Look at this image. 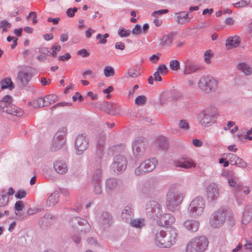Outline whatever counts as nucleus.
<instances>
[{"label": "nucleus", "mask_w": 252, "mask_h": 252, "mask_svg": "<svg viewBox=\"0 0 252 252\" xmlns=\"http://www.w3.org/2000/svg\"><path fill=\"white\" fill-rule=\"evenodd\" d=\"M179 187V186H177L175 189H171L167 194L166 205L170 211L174 212L177 210L185 196V192L178 188Z\"/></svg>", "instance_id": "nucleus-1"}, {"label": "nucleus", "mask_w": 252, "mask_h": 252, "mask_svg": "<svg viewBox=\"0 0 252 252\" xmlns=\"http://www.w3.org/2000/svg\"><path fill=\"white\" fill-rule=\"evenodd\" d=\"M209 242L205 236L191 239L187 245L186 252H204L207 248Z\"/></svg>", "instance_id": "nucleus-2"}, {"label": "nucleus", "mask_w": 252, "mask_h": 252, "mask_svg": "<svg viewBox=\"0 0 252 252\" xmlns=\"http://www.w3.org/2000/svg\"><path fill=\"white\" fill-rule=\"evenodd\" d=\"M12 98L10 95L4 96L0 101V110L3 112L16 116H21L23 114L22 109L12 104Z\"/></svg>", "instance_id": "nucleus-3"}, {"label": "nucleus", "mask_w": 252, "mask_h": 252, "mask_svg": "<svg viewBox=\"0 0 252 252\" xmlns=\"http://www.w3.org/2000/svg\"><path fill=\"white\" fill-rule=\"evenodd\" d=\"M145 211L147 217L154 220H158L160 215L163 213L161 205L153 200L146 202Z\"/></svg>", "instance_id": "nucleus-4"}, {"label": "nucleus", "mask_w": 252, "mask_h": 252, "mask_svg": "<svg viewBox=\"0 0 252 252\" xmlns=\"http://www.w3.org/2000/svg\"><path fill=\"white\" fill-rule=\"evenodd\" d=\"M205 206L203 198L200 196H197L191 201L188 207L189 214L192 218H198L203 214Z\"/></svg>", "instance_id": "nucleus-5"}, {"label": "nucleus", "mask_w": 252, "mask_h": 252, "mask_svg": "<svg viewBox=\"0 0 252 252\" xmlns=\"http://www.w3.org/2000/svg\"><path fill=\"white\" fill-rule=\"evenodd\" d=\"M67 129L65 127L61 128L55 134L51 146L52 151H57L61 149L66 141Z\"/></svg>", "instance_id": "nucleus-6"}, {"label": "nucleus", "mask_w": 252, "mask_h": 252, "mask_svg": "<svg viewBox=\"0 0 252 252\" xmlns=\"http://www.w3.org/2000/svg\"><path fill=\"white\" fill-rule=\"evenodd\" d=\"M158 163V161L155 158L146 159L141 162L139 166L135 169V174L139 176L147 172H152L155 169Z\"/></svg>", "instance_id": "nucleus-7"}, {"label": "nucleus", "mask_w": 252, "mask_h": 252, "mask_svg": "<svg viewBox=\"0 0 252 252\" xmlns=\"http://www.w3.org/2000/svg\"><path fill=\"white\" fill-rule=\"evenodd\" d=\"M164 238L163 240L162 248H170L173 246L177 240V230L173 226L167 227L166 230L164 231Z\"/></svg>", "instance_id": "nucleus-8"}, {"label": "nucleus", "mask_w": 252, "mask_h": 252, "mask_svg": "<svg viewBox=\"0 0 252 252\" xmlns=\"http://www.w3.org/2000/svg\"><path fill=\"white\" fill-rule=\"evenodd\" d=\"M69 223L72 228L85 233L91 229V225L85 219L79 217H74L70 219Z\"/></svg>", "instance_id": "nucleus-9"}, {"label": "nucleus", "mask_w": 252, "mask_h": 252, "mask_svg": "<svg viewBox=\"0 0 252 252\" xmlns=\"http://www.w3.org/2000/svg\"><path fill=\"white\" fill-rule=\"evenodd\" d=\"M146 141L142 137L137 138L132 143V152L137 159L142 158L146 150Z\"/></svg>", "instance_id": "nucleus-10"}, {"label": "nucleus", "mask_w": 252, "mask_h": 252, "mask_svg": "<svg viewBox=\"0 0 252 252\" xmlns=\"http://www.w3.org/2000/svg\"><path fill=\"white\" fill-rule=\"evenodd\" d=\"M226 219V212L224 209L220 208L213 213L210 223L212 227L219 228L222 225Z\"/></svg>", "instance_id": "nucleus-11"}, {"label": "nucleus", "mask_w": 252, "mask_h": 252, "mask_svg": "<svg viewBox=\"0 0 252 252\" xmlns=\"http://www.w3.org/2000/svg\"><path fill=\"white\" fill-rule=\"evenodd\" d=\"M127 166V159L122 155H118L114 157L113 161L111 164V169L116 173H122L126 169Z\"/></svg>", "instance_id": "nucleus-12"}, {"label": "nucleus", "mask_w": 252, "mask_h": 252, "mask_svg": "<svg viewBox=\"0 0 252 252\" xmlns=\"http://www.w3.org/2000/svg\"><path fill=\"white\" fill-rule=\"evenodd\" d=\"M89 140L86 134L78 135L75 140V147L76 150V154L78 155L82 154L89 146Z\"/></svg>", "instance_id": "nucleus-13"}, {"label": "nucleus", "mask_w": 252, "mask_h": 252, "mask_svg": "<svg viewBox=\"0 0 252 252\" xmlns=\"http://www.w3.org/2000/svg\"><path fill=\"white\" fill-rule=\"evenodd\" d=\"M199 87L206 93H209L217 86V81L211 76L203 77L198 82Z\"/></svg>", "instance_id": "nucleus-14"}, {"label": "nucleus", "mask_w": 252, "mask_h": 252, "mask_svg": "<svg viewBox=\"0 0 252 252\" xmlns=\"http://www.w3.org/2000/svg\"><path fill=\"white\" fill-rule=\"evenodd\" d=\"M206 195L208 201L215 203L220 196L219 189L217 185L212 183L206 188Z\"/></svg>", "instance_id": "nucleus-15"}, {"label": "nucleus", "mask_w": 252, "mask_h": 252, "mask_svg": "<svg viewBox=\"0 0 252 252\" xmlns=\"http://www.w3.org/2000/svg\"><path fill=\"white\" fill-rule=\"evenodd\" d=\"M215 119V114L208 111H203L198 116L199 124L205 127L210 126L214 123Z\"/></svg>", "instance_id": "nucleus-16"}, {"label": "nucleus", "mask_w": 252, "mask_h": 252, "mask_svg": "<svg viewBox=\"0 0 252 252\" xmlns=\"http://www.w3.org/2000/svg\"><path fill=\"white\" fill-rule=\"evenodd\" d=\"M98 222L101 227L104 230L109 228L113 222V218L108 212H102L98 217Z\"/></svg>", "instance_id": "nucleus-17"}, {"label": "nucleus", "mask_w": 252, "mask_h": 252, "mask_svg": "<svg viewBox=\"0 0 252 252\" xmlns=\"http://www.w3.org/2000/svg\"><path fill=\"white\" fill-rule=\"evenodd\" d=\"M200 69V66L190 60H187L184 62L183 72L185 75L192 74Z\"/></svg>", "instance_id": "nucleus-18"}, {"label": "nucleus", "mask_w": 252, "mask_h": 252, "mask_svg": "<svg viewBox=\"0 0 252 252\" xmlns=\"http://www.w3.org/2000/svg\"><path fill=\"white\" fill-rule=\"evenodd\" d=\"M192 18V15L190 14L189 12L184 11L176 12L174 16L175 21L181 25L189 22Z\"/></svg>", "instance_id": "nucleus-19"}, {"label": "nucleus", "mask_w": 252, "mask_h": 252, "mask_svg": "<svg viewBox=\"0 0 252 252\" xmlns=\"http://www.w3.org/2000/svg\"><path fill=\"white\" fill-rule=\"evenodd\" d=\"M160 225L171 226L175 221V217L170 214H161L158 220H156Z\"/></svg>", "instance_id": "nucleus-20"}, {"label": "nucleus", "mask_w": 252, "mask_h": 252, "mask_svg": "<svg viewBox=\"0 0 252 252\" xmlns=\"http://www.w3.org/2000/svg\"><path fill=\"white\" fill-rule=\"evenodd\" d=\"M153 237L156 245L162 248V245L163 243V240L164 238V230H161L158 227H155L152 230Z\"/></svg>", "instance_id": "nucleus-21"}, {"label": "nucleus", "mask_w": 252, "mask_h": 252, "mask_svg": "<svg viewBox=\"0 0 252 252\" xmlns=\"http://www.w3.org/2000/svg\"><path fill=\"white\" fill-rule=\"evenodd\" d=\"M53 167L55 171L59 174L64 175L68 171L66 162L63 160H57L53 162Z\"/></svg>", "instance_id": "nucleus-22"}, {"label": "nucleus", "mask_w": 252, "mask_h": 252, "mask_svg": "<svg viewBox=\"0 0 252 252\" xmlns=\"http://www.w3.org/2000/svg\"><path fill=\"white\" fill-rule=\"evenodd\" d=\"M174 164L176 167L186 169L194 167L195 166L194 162L189 158H182L177 160H175Z\"/></svg>", "instance_id": "nucleus-23"}, {"label": "nucleus", "mask_w": 252, "mask_h": 252, "mask_svg": "<svg viewBox=\"0 0 252 252\" xmlns=\"http://www.w3.org/2000/svg\"><path fill=\"white\" fill-rule=\"evenodd\" d=\"M32 75L31 73L20 71L17 75L18 84L21 87H25L31 80Z\"/></svg>", "instance_id": "nucleus-24"}, {"label": "nucleus", "mask_w": 252, "mask_h": 252, "mask_svg": "<svg viewBox=\"0 0 252 252\" xmlns=\"http://www.w3.org/2000/svg\"><path fill=\"white\" fill-rule=\"evenodd\" d=\"M56 220L55 216L47 213L43 217H41L39 221V225L40 227L48 226L53 224Z\"/></svg>", "instance_id": "nucleus-25"}, {"label": "nucleus", "mask_w": 252, "mask_h": 252, "mask_svg": "<svg viewBox=\"0 0 252 252\" xmlns=\"http://www.w3.org/2000/svg\"><path fill=\"white\" fill-rule=\"evenodd\" d=\"M183 225L188 230L195 232L199 228V222L195 220L188 219L183 222Z\"/></svg>", "instance_id": "nucleus-26"}, {"label": "nucleus", "mask_w": 252, "mask_h": 252, "mask_svg": "<svg viewBox=\"0 0 252 252\" xmlns=\"http://www.w3.org/2000/svg\"><path fill=\"white\" fill-rule=\"evenodd\" d=\"M120 184V181L117 178H110L107 179L105 181L106 190L108 192L117 189Z\"/></svg>", "instance_id": "nucleus-27"}, {"label": "nucleus", "mask_w": 252, "mask_h": 252, "mask_svg": "<svg viewBox=\"0 0 252 252\" xmlns=\"http://www.w3.org/2000/svg\"><path fill=\"white\" fill-rule=\"evenodd\" d=\"M133 210L130 206H126L123 209L121 217L123 221L128 223L133 218Z\"/></svg>", "instance_id": "nucleus-28"}, {"label": "nucleus", "mask_w": 252, "mask_h": 252, "mask_svg": "<svg viewBox=\"0 0 252 252\" xmlns=\"http://www.w3.org/2000/svg\"><path fill=\"white\" fill-rule=\"evenodd\" d=\"M240 39L238 36H229L226 40L225 46L228 50L239 46Z\"/></svg>", "instance_id": "nucleus-29"}, {"label": "nucleus", "mask_w": 252, "mask_h": 252, "mask_svg": "<svg viewBox=\"0 0 252 252\" xmlns=\"http://www.w3.org/2000/svg\"><path fill=\"white\" fill-rule=\"evenodd\" d=\"M130 225L136 229H141L146 225V220L144 219L139 218L132 220L128 223Z\"/></svg>", "instance_id": "nucleus-30"}, {"label": "nucleus", "mask_w": 252, "mask_h": 252, "mask_svg": "<svg viewBox=\"0 0 252 252\" xmlns=\"http://www.w3.org/2000/svg\"><path fill=\"white\" fill-rule=\"evenodd\" d=\"M9 203V197L6 194V191L2 189L0 191V208H5Z\"/></svg>", "instance_id": "nucleus-31"}, {"label": "nucleus", "mask_w": 252, "mask_h": 252, "mask_svg": "<svg viewBox=\"0 0 252 252\" xmlns=\"http://www.w3.org/2000/svg\"><path fill=\"white\" fill-rule=\"evenodd\" d=\"M238 68L247 76H250L252 74V67L246 63H239Z\"/></svg>", "instance_id": "nucleus-32"}, {"label": "nucleus", "mask_w": 252, "mask_h": 252, "mask_svg": "<svg viewBox=\"0 0 252 252\" xmlns=\"http://www.w3.org/2000/svg\"><path fill=\"white\" fill-rule=\"evenodd\" d=\"M60 193L59 191L54 192L48 197L47 200V205L48 206H53L57 203L59 200Z\"/></svg>", "instance_id": "nucleus-33"}, {"label": "nucleus", "mask_w": 252, "mask_h": 252, "mask_svg": "<svg viewBox=\"0 0 252 252\" xmlns=\"http://www.w3.org/2000/svg\"><path fill=\"white\" fill-rule=\"evenodd\" d=\"M252 218V208L251 207L247 208L244 211L243 217L242 222L243 224H248L251 220Z\"/></svg>", "instance_id": "nucleus-34"}, {"label": "nucleus", "mask_w": 252, "mask_h": 252, "mask_svg": "<svg viewBox=\"0 0 252 252\" xmlns=\"http://www.w3.org/2000/svg\"><path fill=\"white\" fill-rule=\"evenodd\" d=\"M104 109L106 113L110 115H115L117 113L116 105L109 102L104 104Z\"/></svg>", "instance_id": "nucleus-35"}, {"label": "nucleus", "mask_w": 252, "mask_h": 252, "mask_svg": "<svg viewBox=\"0 0 252 252\" xmlns=\"http://www.w3.org/2000/svg\"><path fill=\"white\" fill-rule=\"evenodd\" d=\"M173 36L172 33L164 35L160 40V44L162 46H170L173 40Z\"/></svg>", "instance_id": "nucleus-36"}, {"label": "nucleus", "mask_w": 252, "mask_h": 252, "mask_svg": "<svg viewBox=\"0 0 252 252\" xmlns=\"http://www.w3.org/2000/svg\"><path fill=\"white\" fill-rule=\"evenodd\" d=\"M24 204L22 201H17L14 205V209L15 210V214L20 219H23L25 218L24 214H21L19 212L23 210Z\"/></svg>", "instance_id": "nucleus-37"}, {"label": "nucleus", "mask_w": 252, "mask_h": 252, "mask_svg": "<svg viewBox=\"0 0 252 252\" xmlns=\"http://www.w3.org/2000/svg\"><path fill=\"white\" fill-rule=\"evenodd\" d=\"M102 178V173L101 166L96 169L93 173L92 176V181L94 183H101Z\"/></svg>", "instance_id": "nucleus-38"}, {"label": "nucleus", "mask_w": 252, "mask_h": 252, "mask_svg": "<svg viewBox=\"0 0 252 252\" xmlns=\"http://www.w3.org/2000/svg\"><path fill=\"white\" fill-rule=\"evenodd\" d=\"M1 88L2 90L9 89L10 90H12L14 88V86L10 78H5L2 80L1 82Z\"/></svg>", "instance_id": "nucleus-39"}, {"label": "nucleus", "mask_w": 252, "mask_h": 252, "mask_svg": "<svg viewBox=\"0 0 252 252\" xmlns=\"http://www.w3.org/2000/svg\"><path fill=\"white\" fill-rule=\"evenodd\" d=\"M157 142L159 148L162 150H166L168 148L167 139L164 136H159L157 140Z\"/></svg>", "instance_id": "nucleus-40"}, {"label": "nucleus", "mask_w": 252, "mask_h": 252, "mask_svg": "<svg viewBox=\"0 0 252 252\" xmlns=\"http://www.w3.org/2000/svg\"><path fill=\"white\" fill-rule=\"evenodd\" d=\"M42 98L46 106L56 102L58 100L57 96L53 94L46 95Z\"/></svg>", "instance_id": "nucleus-41"}, {"label": "nucleus", "mask_w": 252, "mask_h": 252, "mask_svg": "<svg viewBox=\"0 0 252 252\" xmlns=\"http://www.w3.org/2000/svg\"><path fill=\"white\" fill-rule=\"evenodd\" d=\"M105 143V135L103 132L98 133L96 136V147H104Z\"/></svg>", "instance_id": "nucleus-42"}, {"label": "nucleus", "mask_w": 252, "mask_h": 252, "mask_svg": "<svg viewBox=\"0 0 252 252\" xmlns=\"http://www.w3.org/2000/svg\"><path fill=\"white\" fill-rule=\"evenodd\" d=\"M103 150L104 147H96V158L97 159L96 160V164L98 166L100 167L101 161L100 160L102 159L103 156Z\"/></svg>", "instance_id": "nucleus-43"}, {"label": "nucleus", "mask_w": 252, "mask_h": 252, "mask_svg": "<svg viewBox=\"0 0 252 252\" xmlns=\"http://www.w3.org/2000/svg\"><path fill=\"white\" fill-rule=\"evenodd\" d=\"M243 186L240 184H236L235 186L236 192L235 193V196L236 200L237 201L238 204H240L241 203V199L239 197V192L243 189Z\"/></svg>", "instance_id": "nucleus-44"}, {"label": "nucleus", "mask_w": 252, "mask_h": 252, "mask_svg": "<svg viewBox=\"0 0 252 252\" xmlns=\"http://www.w3.org/2000/svg\"><path fill=\"white\" fill-rule=\"evenodd\" d=\"M104 74L106 77L113 76L115 74L114 69L110 66H106L104 69Z\"/></svg>", "instance_id": "nucleus-45"}, {"label": "nucleus", "mask_w": 252, "mask_h": 252, "mask_svg": "<svg viewBox=\"0 0 252 252\" xmlns=\"http://www.w3.org/2000/svg\"><path fill=\"white\" fill-rule=\"evenodd\" d=\"M11 25L6 20H2L0 22V28L2 29V32H7L10 28Z\"/></svg>", "instance_id": "nucleus-46"}, {"label": "nucleus", "mask_w": 252, "mask_h": 252, "mask_svg": "<svg viewBox=\"0 0 252 252\" xmlns=\"http://www.w3.org/2000/svg\"><path fill=\"white\" fill-rule=\"evenodd\" d=\"M33 106L34 108H41L46 106L42 97H38L33 101Z\"/></svg>", "instance_id": "nucleus-47"}, {"label": "nucleus", "mask_w": 252, "mask_h": 252, "mask_svg": "<svg viewBox=\"0 0 252 252\" xmlns=\"http://www.w3.org/2000/svg\"><path fill=\"white\" fill-rule=\"evenodd\" d=\"M169 66L171 69L177 71L180 67V62L177 60H172L170 62Z\"/></svg>", "instance_id": "nucleus-48"}, {"label": "nucleus", "mask_w": 252, "mask_h": 252, "mask_svg": "<svg viewBox=\"0 0 252 252\" xmlns=\"http://www.w3.org/2000/svg\"><path fill=\"white\" fill-rule=\"evenodd\" d=\"M147 98L144 95H139L135 99V103L136 105L141 106L145 104Z\"/></svg>", "instance_id": "nucleus-49"}, {"label": "nucleus", "mask_w": 252, "mask_h": 252, "mask_svg": "<svg viewBox=\"0 0 252 252\" xmlns=\"http://www.w3.org/2000/svg\"><path fill=\"white\" fill-rule=\"evenodd\" d=\"M130 31L122 27H120L118 31V33L121 37H127L130 35Z\"/></svg>", "instance_id": "nucleus-50"}, {"label": "nucleus", "mask_w": 252, "mask_h": 252, "mask_svg": "<svg viewBox=\"0 0 252 252\" xmlns=\"http://www.w3.org/2000/svg\"><path fill=\"white\" fill-rule=\"evenodd\" d=\"M227 158L230 161L231 164L235 165L236 164V162H237V160L238 158V157H237L236 155L229 153L226 156Z\"/></svg>", "instance_id": "nucleus-51"}, {"label": "nucleus", "mask_w": 252, "mask_h": 252, "mask_svg": "<svg viewBox=\"0 0 252 252\" xmlns=\"http://www.w3.org/2000/svg\"><path fill=\"white\" fill-rule=\"evenodd\" d=\"M52 52H50V56L55 58L57 56L56 51L59 52L61 50V47L59 45H53L51 48Z\"/></svg>", "instance_id": "nucleus-52"}, {"label": "nucleus", "mask_w": 252, "mask_h": 252, "mask_svg": "<svg viewBox=\"0 0 252 252\" xmlns=\"http://www.w3.org/2000/svg\"><path fill=\"white\" fill-rule=\"evenodd\" d=\"M250 2H248L245 0H242L239 2H237L234 4H233L234 6L237 8H243L246 7L247 5H249Z\"/></svg>", "instance_id": "nucleus-53"}, {"label": "nucleus", "mask_w": 252, "mask_h": 252, "mask_svg": "<svg viewBox=\"0 0 252 252\" xmlns=\"http://www.w3.org/2000/svg\"><path fill=\"white\" fill-rule=\"evenodd\" d=\"M179 126L180 128L184 130H188L189 127L188 123L185 120H182L180 121Z\"/></svg>", "instance_id": "nucleus-54"}, {"label": "nucleus", "mask_w": 252, "mask_h": 252, "mask_svg": "<svg viewBox=\"0 0 252 252\" xmlns=\"http://www.w3.org/2000/svg\"><path fill=\"white\" fill-rule=\"evenodd\" d=\"M127 73L131 77H136L140 74V72L135 69H129Z\"/></svg>", "instance_id": "nucleus-55"}, {"label": "nucleus", "mask_w": 252, "mask_h": 252, "mask_svg": "<svg viewBox=\"0 0 252 252\" xmlns=\"http://www.w3.org/2000/svg\"><path fill=\"white\" fill-rule=\"evenodd\" d=\"M204 61L206 63H209L210 61L211 58L212 57L211 50H207L204 54Z\"/></svg>", "instance_id": "nucleus-56"}, {"label": "nucleus", "mask_w": 252, "mask_h": 252, "mask_svg": "<svg viewBox=\"0 0 252 252\" xmlns=\"http://www.w3.org/2000/svg\"><path fill=\"white\" fill-rule=\"evenodd\" d=\"M246 243L244 245V248L246 252H252V243L250 241H245Z\"/></svg>", "instance_id": "nucleus-57"}, {"label": "nucleus", "mask_w": 252, "mask_h": 252, "mask_svg": "<svg viewBox=\"0 0 252 252\" xmlns=\"http://www.w3.org/2000/svg\"><path fill=\"white\" fill-rule=\"evenodd\" d=\"M157 71L161 74H165L167 72L168 69L167 66L163 64L158 66Z\"/></svg>", "instance_id": "nucleus-58"}, {"label": "nucleus", "mask_w": 252, "mask_h": 252, "mask_svg": "<svg viewBox=\"0 0 252 252\" xmlns=\"http://www.w3.org/2000/svg\"><path fill=\"white\" fill-rule=\"evenodd\" d=\"M235 165H237L239 167L245 168L247 166V163L243 159L238 157Z\"/></svg>", "instance_id": "nucleus-59"}, {"label": "nucleus", "mask_w": 252, "mask_h": 252, "mask_svg": "<svg viewBox=\"0 0 252 252\" xmlns=\"http://www.w3.org/2000/svg\"><path fill=\"white\" fill-rule=\"evenodd\" d=\"M100 184L101 183H94V191L96 194H99L102 192Z\"/></svg>", "instance_id": "nucleus-60"}, {"label": "nucleus", "mask_w": 252, "mask_h": 252, "mask_svg": "<svg viewBox=\"0 0 252 252\" xmlns=\"http://www.w3.org/2000/svg\"><path fill=\"white\" fill-rule=\"evenodd\" d=\"M168 12V10L167 9H160V10H158L154 11L152 13V15L153 16L156 17L158 15H162L163 14L167 13Z\"/></svg>", "instance_id": "nucleus-61"}, {"label": "nucleus", "mask_w": 252, "mask_h": 252, "mask_svg": "<svg viewBox=\"0 0 252 252\" xmlns=\"http://www.w3.org/2000/svg\"><path fill=\"white\" fill-rule=\"evenodd\" d=\"M132 33L133 34L137 35L142 32H141V27L140 25L137 24L135 26L133 29L132 30Z\"/></svg>", "instance_id": "nucleus-62"}, {"label": "nucleus", "mask_w": 252, "mask_h": 252, "mask_svg": "<svg viewBox=\"0 0 252 252\" xmlns=\"http://www.w3.org/2000/svg\"><path fill=\"white\" fill-rule=\"evenodd\" d=\"M77 10L78 9L76 7L69 8L66 11V14L68 17H72L74 16V13L77 11Z\"/></svg>", "instance_id": "nucleus-63"}, {"label": "nucleus", "mask_w": 252, "mask_h": 252, "mask_svg": "<svg viewBox=\"0 0 252 252\" xmlns=\"http://www.w3.org/2000/svg\"><path fill=\"white\" fill-rule=\"evenodd\" d=\"M77 55L81 56L83 58H86L90 55V53L85 49H82L77 52Z\"/></svg>", "instance_id": "nucleus-64"}]
</instances>
